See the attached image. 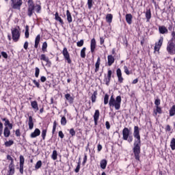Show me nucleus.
I'll return each instance as SVG.
<instances>
[{
	"mask_svg": "<svg viewBox=\"0 0 175 175\" xmlns=\"http://www.w3.org/2000/svg\"><path fill=\"white\" fill-rule=\"evenodd\" d=\"M159 31L160 33H167V29L165 26H159Z\"/></svg>",
	"mask_w": 175,
	"mask_h": 175,
	"instance_id": "nucleus-13",
	"label": "nucleus"
},
{
	"mask_svg": "<svg viewBox=\"0 0 175 175\" xmlns=\"http://www.w3.org/2000/svg\"><path fill=\"white\" fill-rule=\"evenodd\" d=\"M133 136L135 139L134 142V148H133V151L135 155V158L137 161H140V146H142V141L140 140V131L139 129V126H134V133Z\"/></svg>",
	"mask_w": 175,
	"mask_h": 175,
	"instance_id": "nucleus-1",
	"label": "nucleus"
},
{
	"mask_svg": "<svg viewBox=\"0 0 175 175\" xmlns=\"http://www.w3.org/2000/svg\"><path fill=\"white\" fill-rule=\"evenodd\" d=\"M3 132V124L0 122V136H2Z\"/></svg>",
	"mask_w": 175,
	"mask_h": 175,
	"instance_id": "nucleus-46",
	"label": "nucleus"
},
{
	"mask_svg": "<svg viewBox=\"0 0 175 175\" xmlns=\"http://www.w3.org/2000/svg\"><path fill=\"white\" fill-rule=\"evenodd\" d=\"M29 10L34 11L35 10V5L33 4H29L28 7Z\"/></svg>",
	"mask_w": 175,
	"mask_h": 175,
	"instance_id": "nucleus-47",
	"label": "nucleus"
},
{
	"mask_svg": "<svg viewBox=\"0 0 175 175\" xmlns=\"http://www.w3.org/2000/svg\"><path fill=\"white\" fill-rule=\"evenodd\" d=\"M61 124H62V125H66V118H65V116H63L62 118Z\"/></svg>",
	"mask_w": 175,
	"mask_h": 175,
	"instance_id": "nucleus-42",
	"label": "nucleus"
},
{
	"mask_svg": "<svg viewBox=\"0 0 175 175\" xmlns=\"http://www.w3.org/2000/svg\"><path fill=\"white\" fill-rule=\"evenodd\" d=\"M39 73H40V70L39 69V68L36 67L35 72L36 77H39Z\"/></svg>",
	"mask_w": 175,
	"mask_h": 175,
	"instance_id": "nucleus-44",
	"label": "nucleus"
},
{
	"mask_svg": "<svg viewBox=\"0 0 175 175\" xmlns=\"http://www.w3.org/2000/svg\"><path fill=\"white\" fill-rule=\"evenodd\" d=\"M59 137H61L62 139H64V133H62V131H59Z\"/></svg>",
	"mask_w": 175,
	"mask_h": 175,
	"instance_id": "nucleus-61",
	"label": "nucleus"
},
{
	"mask_svg": "<svg viewBox=\"0 0 175 175\" xmlns=\"http://www.w3.org/2000/svg\"><path fill=\"white\" fill-rule=\"evenodd\" d=\"M70 134L71 135V136H75L76 131H75V129H70Z\"/></svg>",
	"mask_w": 175,
	"mask_h": 175,
	"instance_id": "nucleus-49",
	"label": "nucleus"
},
{
	"mask_svg": "<svg viewBox=\"0 0 175 175\" xmlns=\"http://www.w3.org/2000/svg\"><path fill=\"white\" fill-rule=\"evenodd\" d=\"M85 47H83L81 51V58H85Z\"/></svg>",
	"mask_w": 175,
	"mask_h": 175,
	"instance_id": "nucleus-34",
	"label": "nucleus"
},
{
	"mask_svg": "<svg viewBox=\"0 0 175 175\" xmlns=\"http://www.w3.org/2000/svg\"><path fill=\"white\" fill-rule=\"evenodd\" d=\"M40 135V130L39 129H36L34 132L31 134V137H37Z\"/></svg>",
	"mask_w": 175,
	"mask_h": 175,
	"instance_id": "nucleus-15",
	"label": "nucleus"
},
{
	"mask_svg": "<svg viewBox=\"0 0 175 175\" xmlns=\"http://www.w3.org/2000/svg\"><path fill=\"white\" fill-rule=\"evenodd\" d=\"M167 51L171 55L175 54V42H173V41H172L171 42L168 43V45L167 46Z\"/></svg>",
	"mask_w": 175,
	"mask_h": 175,
	"instance_id": "nucleus-6",
	"label": "nucleus"
},
{
	"mask_svg": "<svg viewBox=\"0 0 175 175\" xmlns=\"http://www.w3.org/2000/svg\"><path fill=\"white\" fill-rule=\"evenodd\" d=\"M1 55L3 57V58H8V53H6V52H1Z\"/></svg>",
	"mask_w": 175,
	"mask_h": 175,
	"instance_id": "nucleus-60",
	"label": "nucleus"
},
{
	"mask_svg": "<svg viewBox=\"0 0 175 175\" xmlns=\"http://www.w3.org/2000/svg\"><path fill=\"white\" fill-rule=\"evenodd\" d=\"M111 75H112L111 70H108L107 77H106V78L105 79V84H106L107 85H109V83H110V80H111Z\"/></svg>",
	"mask_w": 175,
	"mask_h": 175,
	"instance_id": "nucleus-10",
	"label": "nucleus"
},
{
	"mask_svg": "<svg viewBox=\"0 0 175 175\" xmlns=\"http://www.w3.org/2000/svg\"><path fill=\"white\" fill-rule=\"evenodd\" d=\"M91 53H94L95 51V49H96V41L95 38L91 40V44H90Z\"/></svg>",
	"mask_w": 175,
	"mask_h": 175,
	"instance_id": "nucleus-11",
	"label": "nucleus"
},
{
	"mask_svg": "<svg viewBox=\"0 0 175 175\" xmlns=\"http://www.w3.org/2000/svg\"><path fill=\"white\" fill-rule=\"evenodd\" d=\"M94 120H99V110L96 109L94 115Z\"/></svg>",
	"mask_w": 175,
	"mask_h": 175,
	"instance_id": "nucleus-33",
	"label": "nucleus"
},
{
	"mask_svg": "<svg viewBox=\"0 0 175 175\" xmlns=\"http://www.w3.org/2000/svg\"><path fill=\"white\" fill-rule=\"evenodd\" d=\"M105 18L107 23H110L111 21H113V15L111 14H107Z\"/></svg>",
	"mask_w": 175,
	"mask_h": 175,
	"instance_id": "nucleus-21",
	"label": "nucleus"
},
{
	"mask_svg": "<svg viewBox=\"0 0 175 175\" xmlns=\"http://www.w3.org/2000/svg\"><path fill=\"white\" fill-rule=\"evenodd\" d=\"M154 105H155L157 107H159V106L161 105V100H159V99H156L155 101H154Z\"/></svg>",
	"mask_w": 175,
	"mask_h": 175,
	"instance_id": "nucleus-51",
	"label": "nucleus"
},
{
	"mask_svg": "<svg viewBox=\"0 0 175 175\" xmlns=\"http://www.w3.org/2000/svg\"><path fill=\"white\" fill-rule=\"evenodd\" d=\"M62 54L64 57V59L67 61L68 64H72V60L70 59V55H69V52H68V49H66V47L64 48Z\"/></svg>",
	"mask_w": 175,
	"mask_h": 175,
	"instance_id": "nucleus-7",
	"label": "nucleus"
},
{
	"mask_svg": "<svg viewBox=\"0 0 175 175\" xmlns=\"http://www.w3.org/2000/svg\"><path fill=\"white\" fill-rule=\"evenodd\" d=\"M127 140L129 143H132V142H133V137L132 135H129Z\"/></svg>",
	"mask_w": 175,
	"mask_h": 175,
	"instance_id": "nucleus-53",
	"label": "nucleus"
},
{
	"mask_svg": "<svg viewBox=\"0 0 175 175\" xmlns=\"http://www.w3.org/2000/svg\"><path fill=\"white\" fill-rule=\"evenodd\" d=\"M105 126H106L107 129H109L110 128V122L107 121L105 122Z\"/></svg>",
	"mask_w": 175,
	"mask_h": 175,
	"instance_id": "nucleus-62",
	"label": "nucleus"
},
{
	"mask_svg": "<svg viewBox=\"0 0 175 175\" xmlns=\"http://www.w3.org/2000/svg\"><path fill=\"white\" fill-rule=\"evenodd\" d=\"M24 49H25V50H27L28 49V42H25Z\"/></svg>",
	"mask_w": 175,
	"mask_h": 175,
	"instance_id": "nucleus-64",
	"label": "nucleus"
},
{
	"mask_svg": "<svg viewBox=\"0 0 175 175\" xmlns=\"http://www.w3.org/2000/svg\"><path fill=\"white\" fill-rule=\"evenodd\" d=\"M57 150H53V154L51 156L52 159H53V161L57 160Z\"/></svg>",
	"mask_w": 175,
	"mask_h": 175,
	"instance_id": "nucleus-32",
	"label": "nucleus"
},
{
	"mask_svg": "<svg viewBox=\"0 0 175 175\" xmlns=\"http://www.w3.org/2000/svg\"><path fill=\"white\" fill-rule=\"evenodd\" d=\"M14 142L13 140H10L5 142V147H10L12 144H14Z\"/></svg>",
	"mask_w": 175,
	"mask_h": 175,
	"instance_id": "nucleus-35",
	"label": "nucleus"
},
{
	"mask_svg": "<svg viewBox=\"0 0 175 175\" xmlns=\"http://www.w3.org/2000/svg\"><path fill=\"white\" fill-rule=\"evenodd\" d=\"M7 159H8V161H11V163L9 165V171H8V175H14V165L13 164V162H14L13 158L10 155L8 154Z\"/></svg>",
	"mask_w": 175,
	"mask_h": 175,
	"instance_id": "nucleus-3",
	"label": "nucleus"
},
{
	"mask_svg": "<svg viewBox=\"0 0 175 175\" xmlns=\"http://www.w3.org/2000/svg\"><path fill=\"white\" fill-rule=\"evenodd\" d=\"M40 42V34H38L36 36V40H35V44H34L35 49H38Z\"/></svg>",
	"mask_w": 175,
	"mask_h": 175,
	"instance_id": "nucleus-18",
	"label": "nucleus"
},
{
	"mask_svg": "<svg viewBox=\"0 0 175 175\" xmlns=\"http://www.w3.org/2000/svg\"><path fill=\"white\" fill-rule=\"evenodd\" d=\"M40 167H42V161H38L35 166L36 169H40Z\"/></svg>",
	"mask_w": 175,
	"mask_h": 175,
	"instance_id": "nucleus-36",
	"label": "nucleus"
},
{
	"mask_svg": "<svg viewBox=\"0 0 175 175\" xmlns=\"http://www.w3.org/2000/svg\"><path fill=\"white\" fill-rule=\"evenodd\" d=\"M55 20H56V21H59L62 25H64V21H62V18H60L58 12H56L55 14Z\"/></svg>",
	"mask_w": 175,
	"mask_h": 175,
	"instance_id": "nucleus-17",
	"label": "nucleus"
},
{
	"mask_svg": "<svg viewBox=\"0 0 175 175\" xmlns=\"http://www.w3.org/2000/svg\"><path fill=\"white\" fill-rule=\"evenodd\" d=\"M19 171L21 174H24V165H20Z\"/></svg>",
	"mask_w": 175,
	"mask_h": 175,
	"instance_id": "nucleus-55",
	"label": "nucleus"
},
{
	"mask_svg": "<svg viewBox=\"0 0 175 175\" xmlns=\"http://www.w3.org/2000/svg\"><path fill=\"white\" fill-rule=\"evenodd\" d=\"M116 75L118 76L119 83H122L124 81V78H122V73L121 72V69H117Z\"/></svg>",
	"mask_w": 175,
	"mask_h": 175,
	"instance_id": "nucleus-9",
	"label": "nucleus"
},
{
	"mask_svg": "<svg viewBox=\"0 0 175 175\" xmlns=\"http://www.w3.org/2000/svg\"><path fill=\"white\" fill-rule=\"evenodd\" d=\"M15 135H16V136H17L18 137H20V136H21V133H20V129H17V130L16 131Z\"/></svg>",
	"mask_w": 175,
	"mask_h": 175,
	"instance_id": "nucleus-57",
	"label": "nucleus"
},
{
	"mask_svg": "<svg viewBox=\"0 0 175 175\" xmlns=\"http://www.w3.org/2000/svg\"><path fill=\"white\" fill-rule=\"evenodd\" d=\"M100 66V57H98L97 62L95 64V72L96 73L99 70V66Z\"/></svg>",
	"mask_w": 175,
	"mask_h": 175,
	"instance_id": "nucleus-19",
	"label": "nucleus"
},
{
	"mask_svg": "<svg viewBox=\"0 0 175 175\" xmlns=\"http://www.w3.org/2000/svg\"><path fill=\"white\" fill-rule=\"evenodd\" d=\"M65 98L67 100L70 101V103H73V97L70 96L69 94H66Z\"/></svg>",
	"mask_w": 175,
	"mask_h": 175,
	"instance_id": "nucleus-29",
	"label": "nucleus"
},
{
	"mask_svg": "<svg viewBox=\"0 0 175 175\" xmlns=\"http://www.w3.org/2000/svg\"><path fill=\"white\" fill-rule=\"evenodd\" d=\"M12 35L14 42H18V39H20V31H18L17 28L12 29Z\"/></svg>",
	"mask_w": 175,
	"mask_h": 175,
	"instance_id": "nucleus-5",
	"label": "nucleus"
},
{
	"mask_svg": "<svg viewBox=\"0 0 175 175\" xmlns=\"http://www.w3.org/2000/svg\"><path fill=\"white\" fill-rule=\"evenodd\" d=\"M124 69L126 75H130L131 72H129V70L128 69V67H126V66L124 67Z\"/></svg>",
	"mask_w": 175,
	"mask_h": 175,
	"instance_id": "nucleus-56",
	"label": "nucleus"
},
{
	"mask_svg": "<svg viewBox=\"0 0 175 175\" xmlns=\"http://www.w3.org/2000/svg\"><path fill=\"white\" fill-rule=\"evenodd\" d=\"M32 14H33V11H32L31 10H28L27 15L29 16V17H31V16H32Z\"/></svg>",
	"mask_w": 175,
	"mask_h": 175,
	"instance_id": "nucleus-59",
	"label": "nucleus"
},
{
	"mask_svg": "<svg viewBox=\"0 0 175 175\" xmlns=\"http://www.w3.org/2000/svg\"><path fill=\"white\" fill-rule=\"evenodd\" d=\"M163 42V38H161L158 43H157V46L161 48V46H162Z\"/></svg>",
	"mask_w": 175,
	"mask_h": 175,
	"instance_id": "nucleus-43",
	"label": "nucleus"
},
{
	"mask_svg": "<svg viewBox=\"0 0 175 175\" xmlns=\"http://www.w3.org/2000/svg\"><path fill=\"white\" fill-rule=\"evenodd\" d=\"M46 77H41L40 78V81H42V83H44V81H46Z\"/></svg>",
	"mask_w": 175,
	"mask_h": 175,
	"instance_id": "nucleus-63",
	"label": "nucleus"
},
{
	"mask_svg": "<svg viewBox=\"0 0 175 175\" xmlns=\"http://www.w3.org/2000/svg\"><path fill=\"white\" fill-rule=\"evenodd\" d=\"M88 9L92 8V0H88Z\"/></svg>",
	"mask_w": 175,
	"mask_h": 175,
	"instance_id": "nucleus-50",
	"label": "nucleus"
},
{
	"mask_svg": "<svg viewBox=\"0 0 175 175\" xmlns=\"http://www.w3.org/2000/svg\"><path fill=\"white\" fill-rule=\"evenodd\" d=\"M46 49H47V42H44L42 44V51H46Z\"/></svg>",
	"mask_w": 175,
	"mask_h": 175,
	"instance_id": "nucleus-48",
	"label": "nucleus"
},
{
	"mask_svg": "<svg viewBox=\"0 0 175 175\" xmlns=\"http://www.w3.org/2000/svg\"><path fill=\"white\" fill-rule=\"evenodd\" d=\"M24 162H25L24 156L21 155L20 156V165L24 166Z\"/></svg>",
	"mask_w": 175,
	"mask_h": 175,
	"instance_id": "nucleus-37",
	"label": "nucleus"
},
{
	"mask_svg": "<svg viewBox=\"0 0 175 175\" xmlns=\"http://www.w3.org/2000/svg\"><path fill=\"white\" fill-rule=\"evenodd\" d=\"M66 16L68 23H72V15L70 14V12H69V10L66 11Z\"/></svg>",
	"mask_w": 175,
	"mask_h": 175,
	"instance_id": "nucleus-26",
	"label": "nucleus"
},
{
	"mask_svg": "<svg viewBox=\"0 0 175 175\" xmlns=\"http://www.w3.org/2000/svg\"><path fill=\"white\" fill-rule=\"evenodd\" d=\"M83 44H84V40H81L80 41L77 42V46H78V47H81Z\"/></svg>",
	"mask_w": 175,
	"mask_h": 175,
	"instance_id": "nucleus-45",
	"label": "nucleus"
},
{
	"mask_svg": "<svg viewBox=\"0 0 175 175\" xmlns=\"http://www.w3.org/2000/svg\"><path fill=\"white\" fill-rule=\"evenodd\" d=\"M154 113L157 116V114L159 113V114H162V109L159 107H157L156 111H154Z\"/></svg>",
	"mask_w": 175,
	"mask_h": 175,
	"instance_id": "nucleus-39",
	"label": "nucleus"
},
{
	"mask_svg": "<svg viewBox=\"0 0 175 175\" xmlns=\"http://www.w3.org/2000/svg\"><path fill=\"white\" fill-rule=\"evenodd\" d=\"M21 5H23V0H11L12 9H18V10H20Z\"/></svg>",
	"mask_w": 175,
	"mask_h": 175,
	"instance_id": "nucleus-4",
	"label": "nucleus"
},
{
	"mask_svg": "<svg viewBox=\"0 0 175 175\" xmlns=\"http://www.w3.org/2000/svg\"><path fill=\"white\" fill-rule=\"evenodd\" d=\"M175 115V105H173L172 108L170 109V117H173Z\"/></svg>",
	"mask_w": 175,
	"mask_h": 175,
	"instance_id": "nucleus-28",
	"label": "nucleus"
},
{
	"mask_svg": "<svg viewBox=\"0 0 175 175\" xmlns=\"http://www.w3.org/2000/svg\"><path fill=\"white\" fill-rule=\"evenodd\" d=\"M96 95H98V92L94 91L93 94L92 95V103H95V102H96Z\"/></svg>",
	"mask_w": 175,
	"mask_h": 175,
	"instance_id": "nucleus-24",
	"label": "nucleus"
},
{
	"mask_svg": "<svg viewBox=\"0 0 175 175\" xmlns=\"http://www.w3.org/2000/svg\"><path fill=\"white\" fill-rule=\"evenodd\" d=\"M36 12L37 13H39V12H40L41 9H42V7L40 5H37L36 6Z\"/></svg>",
	"mask_w": 175,
	"mask_h": 175,
	"instance_id": "nucleus-54",
	"label": "nucleus"
},
{
	"mask_svg": "<svg viewBox=\"0 0 175 175\" xmlns=\"http://www.w3.org/2000/svg\"><path fill=\"white\" fill-rule=\"evenodd\" d=\"M106 166H107V161H106V159L102 160L100 161L101 169H106Z\"/></svg>",
	"mask_w": 175,
	"mask_h": 175,
	"instance_id": "nucleus-22",
	"label": "nucleus"
},
{
	"mask_svg": "<svg viewBox=\"0 0 175 175\" xmlns=\"http://www.w3.org/2000/svg\"><path fill=\"white\" fill-rule=\"evenodd\" d=\"M46 133H47V129L42 130V137L43 140H44V139H46Z\"/></svg>",
	"mask_w": 175,
	"mask_h": 175,
	"instance_id": "nucleus-40",
	"label": "nucleus"
},
{
	"mask_svg": "<svg viewBox=\"0 0 175 175\" xmlns=\"http://www.w3.org/2000/svg\"><path fill=\"white\" fill-rule=\"evenodd\" d=\"M31 107H32L35 110H39V107H38V102H36V101H33V102H31Z\"/></svg>",
	"mask_w": 175,
	"mask_h": 175,
	"instance_id": "nucleus-31",
	"label": "nucleus"
},
{
	"mask_svg": "<svg viewBox=\"0 0 175 175\" xmlns=\"http://www.w3.org/2000/svg\"><path fill=\"white\" fill-rule=\"evenodd\" d=\"M129 129L125 127L122 131V135H123V140H128V137H129V133H130Z\"/></svg>",
	"mask_w": 175,
	"mask_h": 175,
	"instance_id": "nucleus-8",
	"label": "nucleus"
},
{
	"mask_svg": "<svg viewBox=\"0 0 175 175\" xmlns=\"http://www.w3.org/2000/svg\"><path fill=\"white\" fill-rule=\"evenodd\" d=\"M170 147L172 150H175V138H172L170 142Z\"/></svg>",
	"mask_w": 175,
	"mask_h": 175,
	"instance_id": "nucleus-30",
	"label": "nucleus"
},
{
	"mask_svg": "<svg viewBox=\"0 0 175 175\" xmlns=\"http://www.w3.org/2000/svg\"><path fill=\"white\" fill-rule=\"evenodd\" d=\"M75 173H79V172H80V163H78V165L76 167V169L75 170Z\"/></svg>",
	"mask_w": 175,
	"mask_h": 175,
	"instance_id": "nucleus-52",
	"label": "nucleus"
},
{
	"mask_svg": "<svg viewBox=\"0 0 175 175\" xmlns=\"http://www.w3.org/2000/svg\"><path fill=\"white\" fill-rule=\"evenodd\" d=\"M146 18L147 21H150V18H151V10H146Z\"/></svg>",
	"mask_w": 175,
	"mask_h": 175,
	"instance_id": "nucleus-23",
	"label": "nucleus"
},
{
	"mask_svg": "<svg viewBox=\"0 0 175 175\" xmlns=\"http://www.w3.org/2000/svg\"><path fill=\"white\" fill-rule=\"evenodd\" d=\"M114 57H113V55H108V66H111V65H113V64H114Z\"/></svg>",
	"mask_w": 175,
	"mask_h": 175,
	"instance_id": "nucleus-12",
	"label": "nucleus"
},
{
	"mask_svg": "<svg viewBox=\"0 0 175 175\" xmlns=\"http://www.w3.org/2000/svg\"><path fill=\"white\" fill-rule=\"evenodd\" d=\"M3 135L5 137H9L10 136V130H9L8 126L4 128Z\"/></svg>",
	"mask_w": 175,
	"mask_h": 175,
	"instance_id": "nucleus-14",
	"label": "nucleus"
},
{
	"mask_svg": "<svg viewBox=\"0 0 175 175\" xmlns=\"http://www.w3.org/2000/svg\"><path fill=\"white\" fill-rule=\"evenodd\" d=\"M40 59L41 61H45V62H47V64H50V60L49 59V57H46V55L44 54L41 55Z\"/></svg>",
	"mask_w": 175,
	"mask_h": 175,
	"instance_id": "nucleus-25",
	"label": "nucleus"
},
{
	"mask_svg": "<svg viewBox=\"0 0 175 175\" xmlns=\"http://www.w3.org/2000/svg\"><path fill=\"white\" fill-rule=\"evenodd\" d=\"M126 21L128 24H132V14H126Z\"/></svg>",
	"mask_w": 175,
	"mask_h": 175,
	"instance_id": "nucleus-20",
	"label": "nucleus"
},
{
	"mask_svg": "<svg viewBox=\"0 0 175 175\" xmlns=\"http://www.w3.org/2000/svg\"><path fill=\"white\" fill-rule=\"evenodd\" d=\"M33 83L36 85L38 88L40 87V84H39V82L36 81V80H33Z\"/></svg>",
	"mask_w": 175,
	"mask_h": 175,
	"instance_id": "nucleus-58",
	"label": "nucleus"
},
{
	"mask_svg": "<svg viewBox=\"0 0 175 175\" xmlns=\"http://www.w3.org/2000/svg\"><path fill=\"white\" fill-rule=\"evenodd\" d=\"M109 103V94H105L104 97V104L107 105Z\"/></svg>",
	"mask_w": 175,
	"mask_h": 175,
	"instance_id": "nucleus-38",
	"label": "nucleus"
},
{
	"mask_svg": "<svg viewBox=\"0 0 175 175\" xmlns=\"http://www.w3.org/2000/svg\"><path fill=\"white\" fill-rule=\"evenodd\" d=\"M29 129H33V119L32 116H29Z\"/></svg>",
	"mask_w": 175,
	"mask_h": 175,
	"instance_id": "nucleus-16",
	"label": "nucleus"
},
{
	"mask_svg": "<svg viewBox=\"0 0 175 175\" xmlns=\"http://www.w3.org/2000/svg\"><path fill=\"white\" fill-rule=\"evenodd\" d=\"M25 38H29V26L26 25L25 27Z\"/></svg>",
	"mask_w": 175,
	"mask_h": 175,
	"instance_id": "nucleus-27",
	"label": "nucleus"
},
{
	"mask_svg": "<svg viewBox=\"0 0 175 175\" xmlns=\"http://www.w3.org/2000/svg\"><path fill=\"white\" fill-rule=\"evenodd\" d=\"M55 129H57V121H54V122H53V131H52L53 135H54V133H55Z\"/></svg>",
	"mask_w": 175,
	"mask_h": 175,
	"instance_id": "nucleus-41",
	"label": "nucleus"
},
{
	"mask_svg": "<svg viewBox=\"0 0 175 175\" xmlns=\"http://www.w3.org/2000/svg\"><path fill=\"white\" fill-rule=\"evenodd\" d=\"M109 105V106H114L116 110H120L121 107V96H118L115 99L112 95L110 98Z\"/></svg>",
	"mask_w": 175,
	"mask_h": 175,
	"instance_id": "nucleus-2",
	"label": "nucleus"
}]
</instances>
